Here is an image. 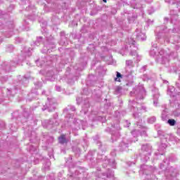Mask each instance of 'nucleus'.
Returning <instances> with one entry per match:
<instances>
[{
    "instance_id": "2",
    "label": "nucleus",
    "mask_w": 180,
    "mask_h": 180,
    "mask_svg": "<svg viewBox=\"0 0 180 180\" xmlns=\"http://www.w3.org/2000/svg\"><path fill=\"white\" fill-rule=\"evenodd\" d=\"M167 122L170 126H175V120H168Z\"/></svg>"
},
{
    "instance_id": "4",
    "label": "nucleus",
    "mask_w": 180,
    "mask_h": 180,
    "mask_svg": "<svg viewBox=\"0 0 180 180\" xmlns=\"http://www.w3.org/2000/svg\"><path fill=\"white\" fill-rule=\"evenodd\" d=\"M103 2H104L105 4H106V2H108L107 0H103Z\"/></svg>"
},
{
    "instance_id": "1",
    "label": "nucleus",
    "mask_w": 180,
    "mask_h": 180,
    "mask_svg": "<svg viewBox=\"0 0 180 180\" xmlns=\"http://www.w3.org/2000/svg\"><path fill=\"white\" fill-rule=\"evenodd\" d=\"M58 141L60 144H65V143H68V141L65 139V134L60 135V136L58 137Z\"/></svg>"
},
{
    "instance_id": "3",
    "label": "nucleus",
    "mask_w": 180,
    "mask_h": 180,
    "mask_svg": "<svg viewBox=\"0 0 180 180\" xmlns=\"http://www.w3.org/2000/svg\"><path fill=\"white\" fill-rule=\"evenodd\" d=\"M117 78H122V74H120L119 72H117Z\"/></svg>"
},
{
    "instance_id": "5",
    "label": "nucleus",
    "mask_w": 180,
    "mask_h": 180,
    "mask_svg": "<svg viewBox=\"0 0 180 180\" xmlns=\"http://www.w3.org/2000/svg\"><path fill=\"white\" fill-rule=\"evenodd\" d=\"M115 81H117V78H115Z\"/></svg>"
}]
</instances>
